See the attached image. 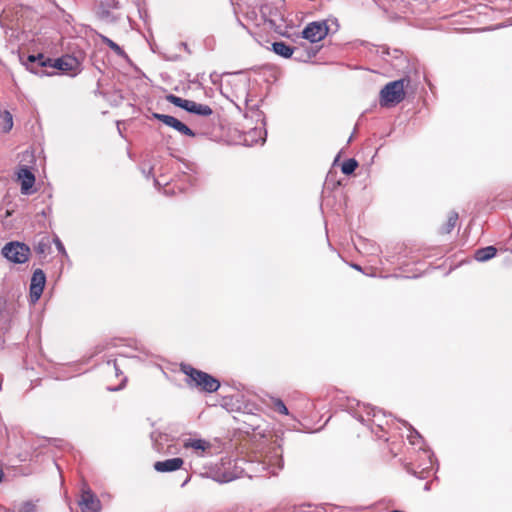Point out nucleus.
Masks as SVG:
<instances>
[{
	"mask_svg": "<svg viewBox=\"0 0 512 512\" xmlns=\"http://www.w3.org/2000/svg\"><path fill=\"white\" fill-rule=\"evenodd\" d=\"M181 370L190 378L191 382H194L196 387L205 392L213 393L220 387V382L215 377L190 365H182Z\"/></svg>",
	"mask_w": 512,
	"mask_h": 512,
	"instance_id": "nucleus-1",
	"label": "nucleus"
},
{
	"mask_svg": "<svg viewBox=\"0 0 512 512\" xmlns=\"http://www.w3.org/2000/svg\"><path fill=\"white\" fill-rule=\"evenodd\" d=\"M405 78L387 83L380 91V105L389 107L402 102L405 98Z\"/></svg>",
	"mask_w": 512,
	"mask_h": 512,
	"instance_id": "nucleus-2",
	"label": "nucleus"
},
{
	"mask_svg": "<svg viewBox=\"0 0 512 512\" xmlns=\"http://www.w3.org/2000/svg\"><path fill=\"white\" fill-rule=\"evenodd\" d=\"M347 408L350 410L353 417L363 424L375 423L379 430H383L382 423L380 421L376 423L375 421V418L378 417V413H380V411L376 410L374 407L361 404L357 400H348Z\"/></svg>",
	"mask_w": 512,
	"mask_h": 512,
	"instance_id": "nucleus-3",
	"label": "nucleus"
},
{
	"mask_svg": "<svg viewBox=\"0 0 512 512\" xmlns=\"http://www.w3.org/2000/svg\"><path fill=\"white\" fill-rule=\"evenodd\" d=\"M1 254L12 263L24 264L31 256V249L23 242L10 241L4 245Z\"/></svg>",
	"mask_w": 512,
	"mask_h": 512,
	"instance_id": "nucleus-4",
	"label": "nucleus"
},
{
	"mask_svg": "<svg viewBox=\"0 0 512 512\" xmlns=\"http://www.w3.org/2000/svg\"><path fill=\"white\" fill-rule=\"evenodd\" d=\"M20 60L27 70L39 76L48 75L46 68L52 66V60L42 53L28 55L27 57L20 56Z\"/></svg>",
	"mask_w": 512,
	"mask_h": 512,
	"instance_id": "nucleus-5",
	"label": "nucleus"
},
{
	"mask_svg": "<svg viewBox=\"0 0 512 512\" xmlns=\"http://www.w3.org/2000/svg\"><path fill=\"white\" fill-rule=\"evenodd\" d=\"M328 30L325 21L311 22L302 31V37L311 43L319 42L327 36Z\"/></svg>",
	"mask_w": 512,
	"mask_h": 512,
	"instance_id": "nucleus-6",
	"label": "nucleus"
},
{
	"mask_svg": "<svg viewBox=\"0 0 512 512\" xmlns=\"http://www.w3.org/2000/svg\"><path fill=\"white\" fill-rule=\"evenodd\" d=\"M45 284H46V275H45L44 271L39 268L36 269L33 272L31 281H30L29 297H30L31 303L34 304L40 299V297L43 293Z\"/></svg>",
	"mask_w": 512,
	"mask_h": 512,
	"instance_id": "nucleus-7",
	"label": "nucleus"
},
{
	"mask_svg": "<svg viewBox=\"0 0 512 512\" xmlns=\"http://www.w3.org/2000/svg\"><path fill=\"white\" fill-rule=\"evenodd\" d=\"M78 505L82 512H100L101 502L88 487L82 489Z\"/></svg>",
	"mask_w": 512,
	"mask_h": 512,
	"instance_id": "nucleus-8",
	"label": "nucleus"
},
{
	"mask_svg": "<svg viewBox=\"0 0 512 512\" xmlns=\"http://www.w3.org/2000/svg\"><path fill=\"white\" fill-rule=\"evenodd\" d=\"M153 118L161 121L165 125L175 129L182 135L188 136V137H194L195 132L190 129L186 124L178 120L177 118L166 115V114H160V113H153Z\"/></svg>",
	"mask_w": 512,
	"mask_h": 512,
	"instance_id": "nucleus-9",
	"label": "nucleus"
},
{
	"mask_svg": "<svg viewBox=\"0 0 512 512\" xmlns=\"http://www.w3.org/2000/svg\"><path fill=\"white\" fill-rule=\"evenodd\" d=\"M267 131L265 124L262 121V125L254 127L244 134L243 144L245 146L263 145L266 141Z\"/></svg>",
	"mask_w": 512,
	"mask_h": 512,
	"instance_id": "nucleus-10",
	"label": "nucleus"
},
{
	"mask_svg": "<svg viewBox=\"0 0 512 512\" xmlns=\"http://www.w3.org/2000/svg\"><path fill=\"white\" fill-rule=\"evenodd\" d=\"M183 447L193 449L197 456L204 457L206 453L210 452L212 445L205 439L189 438L183 441Z\"/></svg>",
	"mask_w": 512,
	"mask_h": 512,
	"instance_id": "nucleus-11",
	"label": "nucleus"
},
{
	"mask_svg": "<svg viewBox=\"0 0 512 512\" xmlns=\"http://www.w3.org/2000/svg\"><path fill=\"white\" fill-rule=\"evenodd\" d=\"M18 179L21 182V193L24 195L31 194L35 183V176L32 171L26 166L20 167L18 171Z\"/></svg>",
	"mask_w": 512,
	"mask_h": 512,
	"instance_id": "nucleus-12",
	"label": "nucleus"
},
{
	"mask_svg": "<svg viewBox=\"0 0 512 512\" xmlns=\"http://www.w3.org/2000/svg\"><path fill=\"white\" fill-rule=\"evenodd\" d=\"M184 464L182 458L176 457L171 459H166L164 461H157L154 463V469L157 472H173L180 469Z\"/></svg>",
	"mask_w": 512,
	"mask_h": 512,
	"instance_id": "nucleus-13",
	"label": "nucleus"
},
{
	"mask_svg": "<svg viewBox=\"0 0 512 512\" xmlns=\"http://www.w3.org/2000/svg\"><path fill=\"white\" fill-rule=\"evenodd\" d=\"M79 67V62L74 57H61L56 59L53 63L51 68H55L61 71L70 72L73 71L74 74H76V70Z\"/></svg>",
	"mask_w": 512,
	"mask_h": 512,
	"instance_id": "nucleus-14",
	"label": "nucleus"
},
{
	"mask_svg": "<svg viewBox=\"0 0 512 512\" xmlns=\"http://www.w3.org/2000/svg\"><path fill=\"white\" fill-rule=\"evenodd\" d=\"M190 105L187 107V112L196 114L203 117H208L213 114V110L209 105L190 101Z\"/></svg>",
	"mask_w": 512,
	"mask_h": 512,
	"instance_id": "nucleus-15",
	"label": "nucleus"
},
{
	"mask_svg": "<svg viewBox=\"0 0 512 512\" xmlns=\"http://www.w3.org/2000/svg\"><path fill=\"white\" fill-rule=\"evenodd\" d=\"M272 51L283 57V58H291L294 53V48L283 41H276L272 43Z\"/></svg>",
	"mask_w": 512,
	"mask_h": 512,
	"instance_id": "nucleus-16",
	"label": "nucleus"
},
{
	"mask_svg": "<svg viewBox=\"0 0 512 512\" xmlns=\"http://www.w3.org/2000/svg\"><path fill=\"white\" fill-rule=\"evenodd\" d=\"M34 250L39 255H46L51 250V240L49 236L43 235L35 240Z\"/></svg>",
	"mask_w": 512,
	"mask_h": 512,
	"instance_id": "nucleus-17",
	"label": "nucleus"
},
{
	"mask_svg": "<svg viewBox=\"0 0 512 512\" xmlns=\"http://www.w3.org/2000/svg\"><path fill=\"white\" fill-rule=\"evenodd\" d=\"M497 253V249L494 246H487L479 248L474 253V258L478 262H485L492 259Z\"/></svg>",
	"mask_w": 512,
	"mask_h": 512,
	"instance_id": "nucleus-18",
	"label": "nucleus"
},
{
	"mask_svg": "<svg viewBox=\"0 0 512 512\" xmlns=\"http://www.w3.org/2000/svg\"><path fill=\"white\" fill-rule=\"evenodd\" d=\"M151 440L153 442V447L157 452H162L164 450V446L162 444V440H168V435L161 433L159 431H153L150 434Z\"/></svg>",
	"mask_w": 512,
	"mask_h": 512,
	"instance_id": "nucleus-19",
	"label": "nucleus"
},
{
	"mask_svg": "<svg viewBox=\"0 0 512 512\" xmlns=\"http://www.w3.org/2000/svg\"><path fill=\"white\" fill-rule=\"evenodd\" d=\"M458 219H459V216H458L457 212H455V211L450 212L448 215L446 224L443 227H441V229H440V233L449 234L455 228V226L458 222Z\"/></svg>",
	"mask_w": 512,
	"mask_h": 512,
	"instance_id": "nucleus-20",
	"label": "nucleus"
},
{
	"mask_svg": "<svg viewBox=\"0 0 512 512\" xmlns=\"http://www.w3.org/2000/svg\"><path fill=\"white\" fill-rule=\"evenodd\" d=\"M166 100L169 103L175 105L176 107L184 109L185 111H187V107L190 105L189 103L191 101V100H187V99H183L181 97H178V96H176L174 94H168L166 96Z\"/></svg>",
	"mask_w": 512,
	"mask_h": 512,
	"instance_id": "nucleus-21",
	"label": "nucleus"
},
{
	"mask_svg": "<svg viewBox=\"0 0 512 512\" xmlns=\"http://www.w3.org/2000/svg\"><path fill=\"white\" fill-rule=\"evenodd\" d=\"M101 41L103 44L107 45L112 51H114L117 55H124V50L113 40L108 38L107 36L100 35Z\"/></svg>",
	"mask_w": 512,
	"mask_h": 512,
	"instance_id": "nucleus-22",
	"label": "nucleus"
},
{
	"mask_svg": "<svg viewBox=\"0 0 512 512\" xmlns=\"http://www.w3.org/2000/svg\"><path fill=\"white\" fill-rule=\"evenodd\" d=\"M357 167H358V162L355 159L350 158L343 162V164L341 166V171L345 175H350L355 171V169Z\"/></svg>",
	"mask_w": 512,
	"mask_h": 512,
	"instance_id": "nucleus-23",
	"label": "nucleus"
},
{
	"mask_svg": "<svg viewBox=\"0 0 512 512\" xmlns=\"http://www.w3.org/2000/svg\"><path fill=\"white\" fill-rule=\"evenodd\" d=\"M272 407L275 411L282 415H289V410L286 407L285 403L279 398L272 399Z\"/></svg>",
	"mask_w": 512,
	"mask_h": 512,
	"instance_id": "nucleus-24",
	"label": "nucleus"
},
{
	"mask_svg": "<svg viewBox=\"0 0 512 512\" xmlns=\"http://www.w3.org/2000/svg\"><path fill=\"white\" fill-rule=\"evenodd\" d=\"M99 16L102 20H105L107 22H113L116 20V18L110 11H108L107 9H104L102 7L99 10Z\"/></svg>",
	"mask_w": 512,
	"mask_h": 512,
	"instance_id": "nucleus-25",
	"label": "nucleus"
},
{
	"mask_svg": "<svg viewBox=\"0 0 512 512\" xmlns=\"http://www.w3.org/2000/svg\"><path fill=\"white\" fill-rule=\"evenodd\" d=\"M53 243L55 244V246H56V248H57L59 253H61L64 256H67V252L65 250V247H64L63 243L61 242V240L59 239V237L57 235L54 236Z\"/></svg>",
	"mask_w": 512,
	"mask_h": 512,
	"instance_id": "nucleus-26",
	"label": "nucleus"
},
{
	"mask_svg": "<svg viewBox=\"0 0 512 512\" xmlns=\"http://www.w3.org/2000/svg\"><path fill=\"white\" fill-rule=\"evenodd\" d=\"M411 433L408 436V439L412 445H416L418 443V440L421 439V435L418 431H416L414 428L410 427Z\"/></svg>",
	"mask_w": 512,
	"mask_h": 512,
	"instance_id": "nucleus-27",
	"label": "nucleus"
},
{
	"mask_svg": "<svg viewBox=\"0 0 512 512\" xmlns=\"http://www.w3.org/2000/svg\"><path fill=\"white\" fill-rule=\"evenodd\" d=\"M35 511V505H33L30 502H26L22 505L19 512H34Z\"/></svg>",
	"mask_w": 512,
	"mask_h": 512,
	"instance_id": "nucleus-28",
	"label": "nucleus"
},
{
	"mask_svg": "<svg viewBox=\"0 0 512 512\" xmlns=\"http://www.w3.org/2000/svg\"><path fill=\"white\" fill-rule=\"evenodd\" d=\"M113 366H114V369H115V373L118 376L120 374V370H119V367H118V364H117L116 360H113Z\"/></svg>",
	"mask_w": 512,
	"mask_h": 512,
	"instance_id": "nucleus-29",
	"label": "nucleus"
},
{
	"mask_svg": "<svg viewBox=\"0 0 512 512\" xmlns=\"http://www.w3.org/2000/svg\"><path fill=\"white\" fill-rule=\"evenodd\" d=\"M352 267H353L355 270L362 271L361 266H360V265H358V264H352Z\"/></svg>",
	"mask_w": 512,
	"mask_h": 512,
	"instance_id": "nucleus-30",
	"label": "nucleus"
},
{
	"mask_svg": "<svg viewBox=\"0 0 512 512\" xmlns=\"http://www.w3.org/2000/svg\"><path fill=\"white\" fill-rule=\"evenodd\" d=\"M0 512H14V511H11L10 509L0 506Z\"/></svg>",
	"mask_w": 512,
	"mask_h": 512,
	"instance_id": "nucleus-31",
	"label": "nucleus"
},
{
	"mask_svg": "<svg viewBox=\"0 0 512 512\" xmlns=\"http://www.w3.org/2000/svg\"><path fill=\"white\" fill-rule=\"evenodd\" d=\"M424 490L429 491L430 490V483H426L424 486Z\"/></svg>",
	"mask_w": 512,
	"mask_h": 512,
	"instance_id": "nucleus-32",
	"label": "nucleus"
},
{
	"mask_svg": "<svg viewBox=\"0 0 512 512\" xmlns=\"http://www.w3.org/2000/svg\"><path fill=\"white\" fill-rule=\"evenodd\" d=\"M189 480H190V478L187 477L186 480L182 483V486H185L188 483Z\"/></svg>",
	"mask_w": 512,
	"mask_h": 512,
	"instance_id": "nucleus-33",
	"label": "nucleus"
},
{
	"mask_svg": "<svg viewBox=\"0 0 512 512\" xmlns=\"http://www.w3.org/2000/svg\"><path fill=\"white\" fill-rule=\"evenodd\" d=\"M181 45L183 46V48H187V44L186 43H181Z\"/></svg>",
	"mask_w": 512,
	"mask_h": 512,
	"instance_id": "nucleus-34",
	"label": "nucleus"
},
{
	"mask_svg": "<svg viewBox=\"0 0 512 512\" xmlns=\"http://www.w3.org/2000/svg\"><path fill=\"white\" fill-rule=\"evenodd\" d=\"M375 434L377 435L378 438H380V439L383 438V436L379 435L377 432Z\"/></svg>",
	"mask_w": 512,
	"mask_h": 512,
	"instance_id": "nucleus-35",
	"label": "nucleus"
},
{
	"mask_svg": "<svg viewBox=\"0 0 512 512\" xmlns=\"http://www.w3.org/2000/svg\"><path fill=\"white\" fill-rule=\"evenodd\" d=\"M164 193H165V194H168V193H169V190H168V189H164Z\"/></svg>",
	"mask_w": 512,
	"mask_h": 512,
	"instance_id": "nucleus-36",
	"label": "nucleus"
},
{
	"mask_svg": "<svg viewBox=\"0 0 512 512\" xmlns=\"http://www.w3.org/2000/svg\"><path fill=\"white\" fill-rule=\"evenodd\" d=\"M154 182H155V185H159L158 180L155 179Z\"/></svg>",
	"mask_w": 512,
	"mask_h": 512,
	"instance_id": "nucleus-37",
	"label": "nucleus"
},
{
	"mask_svg": "<svg viewBox=\"0 0 512 512\" xmlns=\"http://www.w3.org/2000/svg\"><path fill=\"white\" fill-rule=\"evenodd\" d=\"M390 512H402V511H399V510H393V511H390Z\"/></svg>",
	"mask_w": 512,
	"mask_h": 512,
	"instance_id": "nucleus-38",
	"label": "nucleus"
}]
</instances>
